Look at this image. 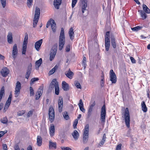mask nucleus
<instances>
[{
	"label": "nucleus",
	"mask_w": 150,
	"mask_h": 150,
	"mask_svg": "<svg viewBox=\"0 0 150 150\" xmlns=\"http://www.w3.org/2000/svg\"><path fill=\"white\" fill-rule=\"evenodd\" d=\"M65 42V37L64 29L63 28H62L60 33V36L59 37V49L61 50L63 49Z\"/></svg>",
	"instance_id": "nucleus-1"
},
{
	"label": "nucleus",
	"mask_w": 150,
	"mask_h": 150,
	"mask_svg": "<svg viewBox=\"0 0 150 150\" xmlns=\"http://www.w3.org/2000/svg\"><path fill=\"white\" fill-rule=\"evenodd\" d=\"M124 116L126 125L128 128L130 127V118L129 112L128 108H126L125 113L122 116Z\"/></svg>",
	"instance_id": "nucleus-2"
},
{
	"label": "nucleus",
	"mask_w": 150,
	"mask_h": 150,
	"mask_svg": "<svg viewBox=\"0 0 150 150\" xmlns=\"http://www.w3.org/2000/svg\"><path fill=\"white\" fill-rule=\"evenodd\" d=\"M89 130V125L87 124L84 128L83 137V142L84 143H86L88 138V133Z\"/></svg>",
	"instance_id": "nucleus-3"
},
{
	"label": "nucleus",
	"mask_w": 150,
	"mask_h": 150,
	"mask_svg": "<svg viewBox=\"0 0 150 150\" xmlns=\"http://www.w3.org/2000/svg\"><path fill=\"white\" fill-rule=\"evenodd\" d=\"M40 15V9L38 7L36 8L35 14L33 19V27L35 28L37 25Z\"/></svg>",
	"instance_id": "nucleus-4"
},
{
	"label": "nucleus",
	"mask_w": 150,
	"mask_h": 150,
	"mask_svg": "<svg viewBox=\"0 0 150 150\" xmlns=\"http://www.w3.org/2000/svg\"><path fill=\"white\" fill-rule=\"evenodd\" d=\"M106 115V110L105 105L102 107L101 110L100 120L101 123L104 124L105 122V118Z\"/></svg>",
	"instance_id": "nucleus-5"
},
{
	"label": "nucleus",
	"mask_w": 150,
	"mask_h": 150,
	"mask_svg": "<svg viewBox=\"0 0 150 150\" xmlns=\"http://www.w3.org/2000/svg\"><path fill=\"white\" fill-rule=\"evenodd\" d=\"M21 88V84L20 82L17 81L16 82L14 94L15 97H17L20 93V90Z\"/></svg>",
	"instance_id": "nucleus-6"
},
{
	"label": "nucleus",
	"mask_w": 150,
	"mask_h": 150,
	"mask_svg": "<svg viewBox=\"0 0 150 150\" xmlns=\"http://www.w3.org/2000/svg\"><path fill=\"white\" fill-rule=\"evenodd\" d=\"M49 115L50 121L52 122L54 118V112L52 107H50L49 109Z\"/></svg>",
	"instance_id": "nucleus-7"
},
{
	"label": "nucleus",
	"mask_w": 150,
	"mask_h": 150,
	"mask_svg": "<svg viewBox=\"0 0 150 150\" xmlns=\"http://www.w3.org/2000/svg\"><path fill=\"white\" fill-rule=\"evenodd\" d=\"M110 80L111 81L112 83H115L117 81V78L116 75L114 72L113 70H110Z\"/></svg>",
	"instance_id": "nucleus-8"
},
{
	"label": "nucleus",
	"mask_w": 150,
	"mask_h": 150,
	"mask_svg": "<svg viewBox=\"0 0 150 150\" xmlns=\"http://www.w3.org/2000/svg\"><path fill=\"white\" fill-rule=\"evenodd\" d=\"M57 52V49L55 48L53 49L52 48L50 52V61H52L54 58Z\"/></svg>",
	"instance_id": "nucleus-9"
},
{
	"label": "nucleus",
	"mask_w": 150,
	"mask_h": 150,
	"mask_svg": "<svg viewBox=\"0 0 150 150\" xmlns=\"http://www.w3.org/2000/svg\"><path fill=\"white\" fill-rule=\"evenodd\" d=\"M1 73L3 77H6L9 74V70L6 67H4L1 69Z\"/></svg>",
	"instance_id": "nucleus-10"
},
{
	"label": "nucleus",
	"mask_w": 150,
	"mask_h": 150,
	"mask_svg": "<svg viewBox=\"0 0 150 150\" xmlns=\"http://www.w3.org/2000/svg\"><path fill=\"white\" fill-rule=\"evenodd\" d=\"M43 88L40 86L38 90L35 95V99L38 100L42 95L43 92Z\"/></svg>",
	"instance_id": "nucleus-11"
},
{
	"label": "nucleus",
	"mask_w": 150,
	"mask_h": 150,
	"mask_svg": "<svg viewBox=\"0 0 150 150\" xmlns=\"http://www.w3.org/2000/svg\"><path fill=\"white\" fill-rule=\"evenodd\" d=\"M95 105V102L94 101L92 104L90 105L88 112L87 117L88 118H89L91 115L93 111V108Z\"/></svg>",
	"instance_id": "nucleus-12"
},
{
	"label": "nucleus",
	"mask_w": 150,
	"mask_h": 150,
	"mask_svg": "<svg viewBox=\"0 0 150 150\" xmlns=\"http://www.w3.org/2000/svg\"><path fill=\"white\" fill-rule=\"evenodd\" d=\"M82 11L83 13L85 10H86V8L87 6V0H82Z\"/></svg>",
	"instance_id": "nucleus-13"
},
{
	"label": "nucleus",
	"mask_w": 150,
	"mask_h": 150,
	"mask_svg": "<svg viewBox=\"0 0 150 150\" xmlns=\"http://www.w3.org/2000/svg\"><path fill=\"white\" fill-rule=\"evenodd\" d=\"M42 42V39H40L35 42V47L36 50L37 51H39V50L40 48V47Z\"/></svg>",
	"instance_id": "nucleus-14"
},
{
	"label": "nucleus",
	"mask_w": 150,
	"mask_h": 150,
	"mask_svg": "<svg viewBox=\"0 0 150 150\" xmlns=\"http://www.w3.org/2000/svg\"><path fill=\"white\" fill-rule=\"evenodd\" d=\"M58 104L59 111L61 112L62 111L63 104V99L62 98H59L58 101Z\"/></svg>",
	"instance_id": "nucleus-15"
},
{
	"label": "nucleus",
	"mask_w": 150,
	"mask_h": 150,
	"mask_svg": "<svg viewBox=\"0 0 150 150\" xmlns=\"http://www.w3.org/2000/svg\"><path fill=\"white\" fill-rule=\"evenodd\" d=\"M32 70V65L30 64L28 67L27 72L25 74V78L28 79L30 75V74Z\"/></svg>",
	"instance_id": "nucleus-16"
},
{
	"label": "nucleus",
	"mask_w": 150,
	"mask_h": 150,
	"mask_svg": "<svg viewBox=\"0 0 150 150\" xmlns=\"http://www.w3.org/2000/svg\"><path fill=\"white\" fill-rule=\"evenodd\" d=\"M62 0H54V5L55 7L57 9L59 8V6L62 3Z\"/></svg>",
	"instance_id": "nucleus-17"
},
{
	"label": "nucleus",
	"mask_w": 150,
	"mask_h": 150,
	"mask_svg": "<svg viewBox=\"0 0 150 150\" xmlns=\"http://www.w3.org/2000/svg\"><path fill=\"white\" fill-rule=\"evenodd\" d=\"M50 22L51 23V26L53 32H56V24L54 20L52 19H50Z\"/></svg>",
	"instance_id": "nucleus-18"
},
{
	"label": "nucleus",
	"mask_w": 150,
	"mask_h": 150,
	"mask_svg": "<svg viewBox=\"0 0 150 150\" xmlns=\"http://www.w3.org/2000/svg\"><path fill=\"white\" fill-rule=\"evenodd\" d=\"M56 143L53 142L51 141L49 142V148L50 149H55L56 148Z\"/></svg>",
	"instance_id": "nucleus-19"
},
{
	"label": "nucleus",
	"mask_w": 150,
	"mask_h": 150,
	"mask_svg": "<svg viewBox=\"0 0 150 150\" xmlns=\"http://www.w3.org/2000/svg\"><path fill=\"white\" fill-rule=\"evenodd\" d=\"M11 99H8L7 100L6 103L5 104L4 109V112H5L6 111V110L8 109V108L9 107V105H10L11 102Z\"/></svg>",
	"instance_id": "nucleus-20"
},
{
	"label": "nucleus",
	"mask_w": 150,
	"mask_h": 150,
	"mask_svg": "<svg viewBox=\"0 0 150 150\" xmlns=\"http://www.w3.org/2000/svg\"><path fill=\"white\" fill-rule=\"evenodd\" d=\"M62 88L65 91H67L69 90V84L65 81H63L62 83Z\"/></svg>",
	"instance_id": "nucleus-21"
},
{
	"label": "nucleus",
	"mask_w": 150,
	"mask_h": 150,
	"mask_svg": "<svg viewBox=\"0 0 150 150\" xmlns=\"http://www.w3.org/2000/svg\"><path fill=\"white\" fill-rule=\"evenodd\" d=\"M105 50L106 51H108L109 50L110 46V39H106V40H105Z\"/></svg>",
	"instance_id": "nucleus-22"
},
{
	"label": "nucleus",
	"mask_w": 150,
	"mask_h": 150,
	"mask_svg": "<svg viewBox=\"0 0 150 150\" xmlns=\"http://www.w3.org/2000/svg\"><path fill=\"white\" fill-rule=\"evenodd\" d=\"M28 34L25 33V38L23 43V46L27 47L28 42Z\"/></svg>",
	"instance_id": "nucleus-23"
},
{
	"label": "nucleus",
	"mask_w": 150,
	"mask_h": 150,
	"mask_svg": "<svg viewBox=\"0 0 150 150\" xmlns=\"http://www.w3.org/2000/svg\"><path fill=\"white\" fill-rule=\"evenodd\" d=\"M72 136L75 140H77L79 137V134L76 130H74L72 134Z\"/></svg>",
	"instance_id": "nucleus-24"
},
{
	"label": "nucleus",
	"mask_w": 150,
	"mask_h": 150,
	"mask_svg": "<svg viewBox=\"0 0 150 150\" xmlns=\"http://www.w3.org/2000/svg\"><path fill=\"white\" fill-rule=\"evenodd\" d=\"M42 143V138L40 136H38L37 138V144L38 146H40Z\"/></svg>",
	"instance_id": "nucleus-25"
},
{
	"label": "nucleus",
	"mask_w": 150,
	"mask_h": 150,
	"mask_svg": "<svg viewBox=\"0 0 150 150\" xmlns=\"http://www.w3.org/2000/svg\"><path fill=\"white\" fill-rule=\"evenodd\" d=\"M65 74L66 76L70 79H72L74 74V73L70 71V69L67 72L65 73Z\"/></svg>",
	"instance_id": "nucleus-26"
},
{
	"label": "nucleus",
	"mask_w": 150,
	"mask_h": 150,
	"mask_svg": "<svg viewBox=\"0 0 150 150\" xmlns=\"http://www.w3.org/2000/svg\"><path fill=\"white\" fill-rule=\"evenodd\" d=\"M57 83H58V82L57 81L56 79H53L50 83L49 87L51 89L53 90L54 87V85L56 84Z\"/></svg>",
	"instance_id": "nucleus-27"
},
{
	"label": "nucleus",
	"mask_w": 150,
	"mask_h": 150,
	"mask_svg": "<svg viewBox=\"0 0 150 150\" xmlns=\"http://www.w3.org/2000/svg\"><path fill=\"white\" fill-rule=\"evenodd\" d=\"M42 62V59L40 58L37 61L35 62V66L36 69H38L39 67L40 66Z\"/></svg>",
	"instance_id": "nucleus-28"
},
{
	"label": "nucleus",
	"mask_w": 150,
	"mask_h": 150,
	"mask_svg": "<svg viewBox=\"0 0 150 150\" xmlns=\"http://www.w3.org/2000/svg\"><path fill=\"white\" fill-rule=\"evenodd\" d=\"M55 132L54 126L53 124L51 125L50 129V134L51 136H52Z\"/></svg>",
	"instance_id": "nucleus-29"
},
{
	"label": "nucleus",
	"mask_w": 150,
	"mask_h": 150,
	"mask_svg": "<svg viewBox=\"0 0 150 150\" xmlns=\"http://www.w3.org/2000/svg\"><path fill=\"white\" fill-rule=\"evenodd\" d=\"M142 109L144 112H146L147 111V108L144 101H143L141 103Z\"/></svg>",
	"instance_id": "nucleus-30"
},
{
	"label": "nucleus",
	"mask_w": 150,
	"mask_h": 150,
	"mask_svg": "<svg viewBox=\"0 0 150 150\" xmlns=\"http://www.w3.org/2000/svg\"><path fill=\"white\" fill-rule=\"evenodd\" d=\"M69 34L70 38L71 40L74 39V32H73V29L72 27L70 28L69 32Z\"/></svg>",
	"instance_id": "nucleus-31"
},
{
	"label": "nucleus",
	"mask_w": 150,
	"mask_h": 150,
	"mask_svg": "<svg viewBox=\"0 0 150 150\" xmlns=\"http://www.w3.org/2000/svg\"><path fill=\"white\" fill-rule=\"evenodd\" d=\"M8 42L10 44L13 41V37L12 34L11 33H9L8 36Z\"/></svg>",
	"instance_id": "nucleus-32"
},
{
	"label": "nucleus",
	"mask_w": 150,
	"mask_h": 150,
	"mask_svg": "<svg viewBox=\"0 0 150 150\" xmlns=\"http://www.w3.org/2000/svg\"><path fill=\"white\" fill-rule=\"evenodd\" d=\"M111 45L113 48L115 49L116 48V42L115 38L114 37H112L111 38Z\"/></svg>",
	"instance_id": "nucleus-33"
},
{
	"label": "nucleus",
	"mask_w": 150,
	"mask_h": 150,
	"mask_svg": "<svg viewBox=\"0 0 150 150\" xmlns=\"http://www.w3.org/2000/svg\"><path fill=\"white\" fill-rule=\"evenodd\" d=\"M142 7L144 12L147 13H150V9L145 4H143L142 6Z\"/></svg>",
	"instance_id": "nucleus-34"
},
{
	"label": "nucleus",
	"mask_w": 150,
	"mask_h": 150,
	"mask_svg": "<svg viewBox=\"0 0 150 150\" xmlns=\"http://www.w3.org/2000/svg\"><path fill=\"white\" fill-rule=\"evenodd\" d=\"M55 93L56 95H58L59 93V88L58 83H57L54 85Z\"/></svg>",
	"instance_id": "nucleus-35"
},
{
	"label": "nucleus",
	"mask_w": 150,
	"mask_h": 150,
	"mask_svg": "<svg viewBox=\"0 0 150 150\" xmlns=\"http://www.w3.org/2000/svg\"><path fill=\"white\" fill-rule=\"evenodd\" d=\"M4 87L2 86L0 91V102L1 101L3 95L4 94Z\"/></svg>",
	"instance_id": "nucleus-36"
},
{
	"label": "nucleus",
	"mask_w": 150,
	"mask_h": 150,
	"mask_svg": "<svg viewBox=\"0 0 150 150\" xmlns=\"http://www.w3.org/2000/svg\"><path fill=\"white\" fill-rule=\"evenodd\" d=\"M138 11L141 14V17L143 19H145L146 17V15L143 11L142 10H139Z\"/></svg>",
	"instance_id": "nucleus-37"
},
{
	"label": "nucleus",
	"mask_w": 150,
	"mask_h": 150,
	"mask_svg": "<svg viewBox=\"0 0 150 150\" xmlns=\"http://www.w3.org/2000/svg\"><path fill=\"white\" fill-rule=\"evenodd\" d=\"M58 66L57 65H56L50 71L49 74L50 75L53 74L55 72V70L58 69Z\"/></svg>",
	"instance_id": "nucleus-38"
},
{
	"label": "nucleus",
	"mask_w": 150,
	"mask_h": 150,
	"mask_svg": "<svg viewBox=\"0 0 150 150\" xmlns=\"http://www.w3.org/2000/svg\"><path fill=\"white\" fill-rule=\"evenodd\" d=\"M106 138L105 134H104L103 135L102 140L99 144V145L100 146H101L103 145V144L105 141Z\"/></svg>",
	"instance_id": "nucleus-39"
},
{
	"label": "nucleus",
	"mask_w": 150,
	"mask_h": 150,
	"mask_svg": "<svg viewBox=\"0 0 150 150\" xmlns=\"http://www.w3.org/2000/svg\"><path fill=\"white\" fill-rule=\"evenodd\" d=\"M142 28V26H137V27L132 28V30L134 31H137L141 29Z\"/></svg>",
	"instance_id": "nucleus-40"
},
{
	"label": "nucleus",
	"mask_w": 150,
	"mask_h": 150,
	"mask_svg": "<svg viewBox=\"0 0 150 150\" xmlns=\"http://www.w3.org/2000/svg\"><path fill=\"white\" fill-rule=\"evenodd\" d=\"M63 115L64 118L66 120H68L69 119L68 114L67 112H63Z\"/></svg>",
	"instance_id": "nucleus-41"
},
{
	"label": "nucleus",
	"mask_w": 150,
	"mask_h": 150,
	"mask_svg": "<svg viewBox=\"0 0 150 150\" xmlns=\"http://www.w3.org/2000/svg\"><path fill=\"white\" fill-rule=\"evenodd\" d=\"M1 122L3 124H6L8 122L7 118L6 117H5L1 119Z\"/></svg>",
	"instance_id": "nucleus-42"
},
{
	"label": "nucleus",
	"mask_w": 150,
	"mask_h": 150,
	"mask_svg": "<svg viewBox=\"0 0 150 150\" xmlns=\"http://www.w3.org/2000/svg\"><path fill=\"white\" fill-rule=\"evenodd\" d=\"M86 58L85 57H84L83 58L82 61V65L84 67V68H85L86 65Z\"/></svg>",
	"instance_id": "nucleus-43"
},
{
	"label": "nucleus",
	"mask_w": 150,
	"mask_h": 150,
	"mask_svg": "<svg viewBox=\"0 0 150 150\" xmlns=\"http://www.w3.org/2000/svg\"><path fill=\"white\" fill-rule=\"evenodd\" d=\"M78 123V120L76 119L75 120L73 124V126L74 129H75L76 128V126Z\"/></svg>",
	"instance_id": "nucleus-44"
},
{
	"label": "nucleus",
	"mask_w": 150,
	"mask_h": 150,
	"mask_svg": "<svg viewBox=\"0 0 150 150\" xmlns=\"http://www.w3.org/2000/svg\"><path fill=\"white\" fill-rule=\"evenodd\" d=\"M27 5L29 8H30L32 5V3L33 2V0H27Z\"/></svg>",
	"instance_id": "nucleus-45"
},
{
	"label": "nucleus",
	"mask_w": 150,
	"mask_h": 150,
	"mask_svg": "<svg viewBox=\"0 0 150 150\" xmlns=\"http://www.w3.org/2000/svg\"><path fill=\"white\" fill-rule=\"evenodd\" d=\"M75 85L77 88H80L81 89V86L80 84V83L78 82V81H77L75 83Z\"/></svg>",
	"instance_id": "nucleus-46"
},
{
	"label": "nucleus",
	"mask_w": 150,
	"mask_h": 150,
	"mask_svg": "<svg viewBox=\"0 0 150 150\" xmlns=\"http://www.w3.org/2000/svg\"><path fill=\"white\" fill-rule=\"evenodd\" d=\"M0 2L3 7L4 8L6 5V0H0Z\"/></svg>",
	"instance_id": "nucleus-47"
},
{
	"label": "nucleus",
	"mask_w": 150,
	"mask_h": 150,
	"mask_svg": "<svg viewBox=\"0 0 150 150\" xmlns=\"http://www.w3.org/2000/svg\"><path fill=\"white\" fill-rule=\"evenodd\" d=\"M18 52L17 46L16 44H15L13 47L12 52Z\"/></svg>",
	"instance_id": "nucleus-48"
},
{
	"label": "nucleus",
	"mask_w": 150,
	"mask_h": 150,
	"mask_svg": "<svg viewBox=\"0 0 150 150\" xmlns=\"http://www.w3.org/2000/svg\"><path fill=\"white\" fill-rule=\"evenodd\" d=\"M30 96H33L34 95L33 89L32 87L30 88Z\"/></svg>",
	"instance_id": "nucleus-49"
},
{
	"label": "nucleus",
	"mask_w": 150,
	"mask_h": 150,
	"mask_svg": "<svg viewBox=\"0 0 150 150\" xmlns=\"http://www.w3.org/2000/svg\"><path fill=\"white\" fill-rule=\"evenodd\" d=\"M18 53V52H12V55L14 59L16 58V55Z\"/></svg>",
	"instance_id": "nucleus-50"
},
{
	"label": "nucleus",
	"mask_w": 150,
	"mask_h": 150,
	"mask_svg": "<svg viewBox=\"0 0 150 150\" xmlns=\"http://www.w3.org/2000/svg\"><path fill=\"white\" fill-rule=\"evenodd\" d=\"M109 34L110 32L109 31H108L106 32L105 36V40H106V39H110L109 38Z\"/></svg>",
	"instance_id": "nucleus-51"
},
{
	"label": "nucleus",
	"mask_w": 150,
	"mask_h": 150,
	"mask_svg": "<svg viewBox=\"0 0 150 150\" xmlns=\"http://www.w3.org/2000/svg\"><path fill=\"white\" fill-rule=\"evenodd\" d=\"M27 47L23 46L22 47V52L23 54H25L26 51V50Z\"/></svg>",
	"instance_id": "nucleus-52"
},
{
	"label": "nucleus",
	"mask_w": 150,
	"mask_h": 150,
	"mask_svg": "<svg viewBox=\"0 0 150 150\" xmlns=\"http://www.w3.org/2000/svg\"><path fill=\"white\" fill-rule=\"evenodd\" d=\"M77 0H72V7L74 8L77 2Z\"/></svg>",
	"instance_id": "nucleus-53"
},
{
	"label": "nucleus",
	"mask_w": 150,
	"mask_h": 150,
	"mask_svg": "<svg viewBox=\"0 0 150 150\" xmlns=\"http://www.w3.org/2000/svg\"><path fill=\"white\" fill-rule=\"evenodd\" d=\"M78 105L79 106V107H80V106L83 107V104L82 99H80L79 100V103Z\"/></svg>",
	"instance_id": "nucleus-54"
},
{
	"label": "nucleus",
	"mask_w": 150,
	"mask_h": 150,
	"mask_svg": "<svg viewBox=\"0 0 150 150\" xmlns=\"http://www.w3.org/2000/svg\"><path fill=\"white\" fill-rule=\"evenodd\" d=\"M122 146V144H120L117 145L116 148V150H120L121 147Z\"/></svg>",
	"instance_id": "nucleus-55"
},
{
	"label": "nucleus",
	"mask_w": 150,
	"mask_h": 150,
	"mask_svg": "<svg viewBox=\"0 0 150 150\" xmlns=\"http://www.w3.org/2000/svg\"><path fill=\"white\" fill-rule=\"evenodd\" d=\"M33 114V112L32 111L30 110V111L28 113V114H27V117H29L30 116H31Z\"/></svg>",
	"instance_id": "nucleus-56"
},
{
	"label": "nucleus",
	"mask_w": 150,
	"mask_h": 150,
	"mask_svg": "<svg viewBox=\"0 0 150 150\" xmlns=\"http://www.w3.org/2000/svg\"><path fill=\"white\" fill-rule=\"evenodd\" d=\"M39 80L38 78H33L31 79V81L32 83H33L36 81H37Z\"/></svg>",
	"instance_id": "nucleus-57"
},
{
	"label": "nucleus",
	"mask_w": 150,
	"mask_h": 150,
	"mask_svg": "<svg viewBox=\"0 0 150 150\" xmlns=\"http://www.w3.org/2000/svg\"><path fill=\"white\" fill-rule=\"evenodd\" d=\"M66 51L67 52H69L70 50V46L69 45H67L66 48Z\"/></svg>",
	"instance_id": "nucleus-58"
},
{
	"label": "nucleus",
	"mask_w": 150,
	"mask_h": 150,
	"mask_svg": "<svg viewBox=\"0 0 150 150\" xmlns=\"http://www.w3.org/2000/svg\"><path fill=\"white\" fill-rule=\"evenodd\" d=\"M6 131L0 132V138L4 135L5 133H6Z\"/></svg>",
	"instance_id": "nucleus-59"
},
{
	"label": "nucleus",
	"mask_w": 150,
	"mask_h": 150,
	"mask_svg": "<svg viewBox=\"0 0 150 150\" xmlns=\"http://www.w3.org/2000/svg\"><path fill=\"white\" fill-rule=\"evenodd\" d=\"M62 150H72L71 148L69 147H64L61 148Z\"/></svg>",
	"instance_id": "nucleus-60"
},
{
	"label": "nucleus",
	"mask_w": 150,
	"mask_h": 150,
	"mask_svg": "<svg viewBox=\"0 0 150 150\" xmlns=\"http://www.w3.org/2000/svg\"><path fill=\"white\" fill-rule=\"evenodd\" d=\"M130 59L131 60V61L132 63H136V60L134 59V58L132 57H130Z\"/></svg>",
	"instance_id": "nucleus-61"
},
{
	"label": "nucleus",
	"mask_w": 150,
	"mask_h": 150,
	"mask_svg": "<svg viewBox=\"0 0 150 150\" xmlns=\"http://www.w3.org/2000/svg\"><path fill=\"white\" fill-rule=\"evenodd\" d=\"M2 146L3 149L4 150H7V146L6 144H3Z\"/></svg>",
	"instance_id": "nucleus-62"
},
{
	"label": "nucleus",
	"mask_w": 150,
	"mask_h": 150,
	"mask_svg": "<svg viewBox=\"0 0 150 150\" xmlns=\"http://www.w3.org/2000/svg\"><path fill=\"white\" fill-rule=\"evenodd\" d=\"M104 79L103 78H102L100 81V85L102 87H103L104 84Z\"/></svg>",
	"instance_id": "nucleus-63"
},
{
	"label": "nucleus",
	"mask_w": 150,
	"mask_h": 150,
	"mask_svg": "<svg viewBox=\"0 0 150 150\" xmlns=\"http://www.w3.org/2000/svg\"><path fill=\"white\" fill-rule=\"evenodd\" d=\"M80 110L83 112H85V109L83 107H79Z\"/></svg>",
	"instance_id": "nucleus-64"
}]
</instances>
